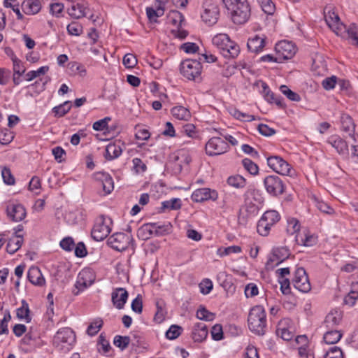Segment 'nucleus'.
Returning a JSON list of instances; mask_svg holds the SVG:
<instances>
[{"instance_id":"32","label":"nucleus","mask_w":358,"mask_h":358,"mask_svg":"<svg viewBox=\"0 0 358 358\" xmlns=\"http://www.w3.org/2000/svg\"><path fill=\"white\" fill-rule=\"evenodd\" d=\"M85 6L79 3L73 2L69 8L67 9L68 14L75 18L79 19L85 15Z\"/></svg>"},{"instance_id":"43","label":"nucleus","mask_w":358,"mask_h":358,"mask_svg":"<svg viewBox=\"0 0 358 358\" xmlns=\"http://www.w3.org/2000/svg\"><path fill=\"white\" fill-rule=\"evenodd\" d=\"M181 207V200L178 198H173L170 200L163 201L162 203V209L165 210H178Z\"/></svg>"},{"instance_id":"61","label":"nucleus","mask_w":358,"mask_h":358,"mask_svg":"<svg viewBox=\"0 0 358 358\" xmlns=\"http://www.w3.org/2000/svg\"><path fill=\"white\" fill-rule=\"evenodd\" d=\"M315 206L320 211L327 214L330 215L334 212V209L331 206L322 201L316 200Z\"/></svg>"},{"instance_id":"4","label":"nucleus","mask_w":358,"mask_h":358,"mask_svg":"<svg viewBox=\"0 0 358 358\" xmlns=\"http://www.w3.org/2000/svg\"><path fill=\"white\" fill-rule=\"evenodd\" d=\"M113 222L109 217L101 215L96 221L92 230V237L96 241H103L111 231Z\"/></svg>"},{"instance_id":"19","label":"nucleus","mask_w":358,"mask_h":358,"mask_svg":"<svg viewBox=\"0 0 358 358\" xmlns=\"http://www.w3.org/2000/svg\"><path fill=\"white\" fill-rule=\"evenodd\" d=\"M129 294L124 288H116L111 293V300L113 306L119 310L124 308L128 299Z\"/></svg>"},{"instance_id":"58","label":"nucleus","mask_w":358,"mask_h":358,"mask_svg":"<svg viewBox=\"0 0 358 358\" xmlns=\"http://www.w3.org/2000/svg\"><path fill=\"white\" fill-rule=\"evenodd\" d=\"M324 358H343V352L340 348L334 346L327 352Z\"/></svg>"},{"instance_id":"54","label":"nucleus","mask_w":358,"mask_h":358,"mask_svg":"<svg viewBox=\"0 0 358 358\" xmlns=\"http://www.w3.org/2000/svg\"><path fill=\"white\" fill-rule=\"evenodd\" d=\"M1 176L3 180V182L9 185H14L15 178L11 173L10 170L7 167H3L1 170Z\"/></svg>"},{"instance_id":"30","label":"nucleus","mask_w":358,"mask_h":358,"mask_svg":"<svg viewBox=\"0 0 358 358\" xmlns=\"http://www.w3.org/2000/svg\"><path fill=\"white\" fill-rule=\"evenodd\" d=\"M177 170L180 171L184 165H187L191 162V158L187 152L184 150L178 151L172 157Z\"/></svg>"},{"instance_id":"1","label":"nucleus","mask_w":358,"mask_h":358,"mask_svg":"<svg viewBox=\"0 0 358 358\" xmlns=\"http://www.w3.org/2000/svg\"><path fill=\"white\" fill-rule=\"evenodd\" d=\"M325 21L328 26L334 30L337 35H342L346 33L349 38H352L358 45V27L355 24H351L347 27L340 22L338 14L334 11L329 10L324 15Z\"/></svg>"},{"instance_id":"49","label":"nucleus","mask_w":358,"mask_h":358,"mask_svg":"<svg viewBox=\"0 0 358 358\" xmlns=\"http://www.w3.org/2000/svg\"><path fill=\"white\" fill-rule=\"evenodd\" d=\"M280 92L285 95L289 100L294 101H300V96L296 92L292 91L287 86L281 85L280 87Z\"/></svg>"},{"instance_id":"15","label":"nucleus","mask_w":358,"mask_h":358,"mask_svg":"<svg viewBox=\"0 0 358 358\" xmlns=\"http://www.w3.org/2000/svg\"><path fill=\"white\" fill-rule=\"evenodd\" d=\"M6 214L10 220L13 222H20L26 217L24 207L17 202H10L6 206Z\"/></svg>"},{"instance_id":"13","label":"nucleus","mask_w":358,"mask_h":358,"mask_svg":"<svg viewBox=\"0 0 358 358\" xmlns=\"http://www.w3.org/2000/svg\"><path fill=\"white\" fill-rule=\"evenodd\" d=\"M293 285L296 289L301 292L307 293L310 290V283L303 268L300 267L295 271Z\"/></svg>"},{"instance_id":"22","label":"nucleus","mask_w":358,"mask_h":358,"mask_svg":"<svg viewBox=\"0 0 358 358\" xmlns=\"http://www.w3.org/2000/svg\"><path fill=\"white\" fill-rule=\"evenodd\" d=\"M266 37L264 35H255L248 41L247 46L252 52L258 53L262 51L265 46Z\"/></svg>"},{"instance_id":"42","label":"nucleus","mask_w":358,"mask_h":358,"mask_svg":"<svg viewBox=\"0 0 358 358\" xmlns=\"http://www.w3.org/2000/svg\"><path fill=\"white\" fill-rule=\"evenodd\" d=\"M264 98L268 102L275 103L276 105L280 107L283 106L282 99L280 97L276 96L268 87H264Z\"/></svg>"},{"instance_id":"46","label":"nucleus","mask_w":358,"mask_h":358,"mask_svg":"<svg viewBox=\"0 0 358 358\" xmlns=\"http://www.w3.org/2000/svg\"><path fill=\"white\" fill-rule=\"evenodd\" d=\"M103 320L101 318L95 319L87 327V333L90 336H94L103 326Z\"/></svg>"},{"instance_id":"18","label":"nucleus","mask_w":358,"mask_h":358,"mask_svg":"<svg viewBox=\"0 0 358 358\" xmlns=\"http://www.w3.org/2000/svg\"><path fill=\"white\" fill-rule=\"evenodd\" d=\"M218 197L216 191L211 190L209 188H200L197 189L192 194V199L195 202H203L205 201L211 199L215 201Z\"/></svg>"},{"instance_id":"26","label":"nucleus","mask_w":358,"mask_h":358,"mask_svg":"<svg viewBox=\"0 0 358 358\" xmlns=\"http://www.w3.org/2000/svg\"><path fill=\"white\" fill-rule=\"evenodd\" d=\"M341 129L345 132H348L349 136L356 142L355 136V124L352 117L347 115L343 114L341 117Z\"/></svg>"},{"instance_id":"25","label":"nucleus","mask_w":358,"mask_h":358,"mask_svg":"<svg viewBox=\"0 0 358 358\" xmlns=\"http://www.w3.org/2000/svg\"><path fill=\"white\" fill-rule=\"evenodd\" d=\"M21 6L22 11L26 15H36L40 12L42 8L39 0H24Z\"/></svg>"},{"instance_id":"11","label":"nucleus","mask_w":358,"mask_h":358,"mask_svg":"<svg viewBox=\"0 0 358 358\" xmlns=\"http://www.w3.org/2000/svg\"><path fill=\"white\" fill-rule=\"evenodd\" d=\"M229 148L227 142L220 137H213L206 144V154L210 156L224 154Z\"/></svg>"},{"instance_id":"48","label":"nucleus","mask_w":358,"mask_h":358,"mask_svg":"<svg viewBox=\"0 0 358 358\" xmlns=\"http://www.w3.org/2000/svg\"><path fill=\"white\" fill-rule=\"evenodd\" d=\"M241 252V248L238 245H232L227 248H220L217 250V254L220 257L228 255L231 253H239Z\"/></svg>"},{"instance_id":"64","label":"nucleus","mask_w":358,"mask_h":358,"mask_svg":"<svg viewBox=\"0 0 358 358\" xmlns=\"http://www.w3.org/2000/svg\"><path fill=\"white\" fill-rule=\"evenodd\" d=\"M13 134L11 131L6 129L0 132V143L6 145L10 143L13 139Z\"/></svg>"},{"instance_id":"62","label":"nucleus","mask_w":358,"mask_h":358,"mask_svg":"<svg viewBox=\"0 0 358 358\" xmlns=\"http://www.w3.org/2000/svg\"><path fill=\"white\" fill-rule=\"evenodd\" d=\"M258 293V287L255 283H249L245 287V295L247 298L255 296Z\"/></svg>"},{"instance_id":"60","label":"nucleus","mask_w":358,"mask_h":358,"mask_svg":"<svg viewBox=\"0 0 358 358\" xmlns=\"http://www.w3.org/2000/svg\"><path fill=\"white\" fill-rule=\"evenodd\" d=\"M131 309L134 312L140 314L143 310V301L140 294H138L131 302Z\"/></svg>"},{"instance_id":"57","label":"nucleus","mask_w":358,"mask_h":358,"mask_svg":"<svg viewBox=\"0 0 358 358\" xmlns=\"http://www.w3.org/2000/svg\"><path fill=\"white\" fill-rule=\"evenodd\" d=\"M273 251L275 252V256L277 257L276 258L281 261V262L289 256V251L287 248L282 247L275 248Z\"/></svg>"},{"instance_id":"6","label":"nucleus","mask_w":358,"mask_h":358,"mask_svg":"<svg viewBox=\"0 0 358 358\" xmlns=\"http://www.w3.org/2000/svg\"><path fill=\"white\" fill-rule=\"evenodd\" d=\"M76 341L74 332L70 328H63L57 331L53 338L54 345L60 350H69Z\"/></svg>"},{"instance_id":"33","label":"nucleus","mask_w":358,"mask_h":358,"mask_svg":"<svg viewBox=\"0 0 358 358\" xmlns=\"http://www.w3.org/2000/svg\"><path fill=\"white\" fill-rule=\"evenodd\" d=\"M22 241L23 238L21 235H14L12 236L6 245L7 252L10 254H14L20 248Z\"/></svg>"},{"instance_id":"7","label":"nucleus","mask_w":358,"mask_h":358,"mask_svg":"<svg viewBox=\"0 0 358 358\" xmlns=\"http://www.w3.org/2000/svg\"><path fill=\"white\" fill-rule=\"evenodd\" d=\"M201 62L196 59H186L181 62L180 73L189 80H194L201 73Z\"/></svg>"},{"instance_id":"44","label":"nucleus","mask_w":358,"mask_h":358,"mask_svg":"<svg viewBox=\"0 0 358 358\" xmlns=\"http://www.w3.org/2000/svg\"><path fill=\"white\" fill-rule=\"evenodd\" d=\"M196 316L199 320L205 321H213L215 319V314L208 311L203 306H200L197 310Z\"/></svg>"},{"instance_id":"8","label":"nucleus","mask_w":358,"mask_h":358,"mask_svg":"<svg viewBox=\"0 0 358 358\" xmlns=\"http://www.w3.org/2000/svg\"><path fill=\"white\" fill-rule=\"evenodd\" d=\"M232 21L237 24L245 23L250 17V8L247 1L227 10Z\"/></svg>"},{"instance_id":"41","label":"nucleus","mask_w":358,"mask_h":358,"mask_svg":"<svg viewBox=\"0 0 358 358\" xmlns=\"http://www.w3.org/2000/svg\"><path fill=\"white\" fill-rule=\"evenodd\" d=\"M71 108V101H66L63 103L52 108V112L56 117H62L65 115Z\"/></svg>"},{"instance_id":"9","label":"nucleus","mask_w":358,"mask_h":358,"mask_svg":"<svg viewBox=\"0 0 358 358\" xmlns=\"http://www.w3.org/2000/svg\"><path fill=\"white\" fill-rule=\"evenodd\" d=\"M133 239L130 234L117 232L113 234L107 240V243L117 251L125 250L131 244Z\"/></svg>"},{"instance_id":"51","label":"nucleus","mask_w":358,"mask_h":358,"mask_svg":"<svg viewBox=\"0 0 358 358\" xmlns=\"http://www.w3.org/2000/svg\"><path fill=\"white\" fill-rule=\"evenodd\" d=\"M182 328L178 325H171L166 332V337L169 340L177 338L181 334Z\"/></svg>"},{"instance_id":"28","label":"nucleus","mask_w":358,"mask_h":358,"mask_svg":"<svg viewBox=\"0 0 358 358\" xmlns=\"http://www.w3.org/2000/svg\"><path fill=\"white\" fill-rule=\"evenodd\" d=\"M208 336L207 327L203 323H197L194 325L192 337L194 342L201 343Z\"/></svg>"},{"instance_id":"45","label":"nucleus","mask_w":358,"mask_h":358,"mask_svg":"<svg viewBox=\"0 0 358 358\" xmlns=\"http://www.w3.org/2000/svg\"><path fill=\"white\" fill-rule=\"evenodd\" d=\"M242 164L245 169L251 175H257L259 172L258 166L251 159L245 158L242 160Z\"/></svg>"},{"instance_id":"21","label":"nucleus","mask_w":358,"mask_h":358,"mask_svg":"<svg viewBox=\"0 0 358 358\" xmlns=\"http://www.w3.org/2000/svg\"><path fill=\"white\" fill-rule=\"evenodd\" d=\"M333 148L336 149L337 152L343 156L348 155V145L345 140L338 136H331L327 141Z\"/></svg>"},{"instance_id":"20","label":"nucleus","mask_w":358,"mask_h":358,"mask_svg":"<svg viewBox=\"0 0 358 358\" xmlns=\"http://www.w3.org/2000/svg\"><path fill=\"white\" fill-rule=\"evenodd\" d=\"M291 321L289 319L281 320L277 326V334L284 341H291L294 337L292 328L289 327Z\"/></svg>"},{"instance_id":"63","label":"nucleus","mask_w":358,"mask_h":358,"mask_svg":"<svg viewBox=\"0 0 358 358\" xmlns=\"http://www.w3.org/2000/svg\"><path fill=\"white\" fill-rule=\"evenodd\" d=\"M123 64L127 68H132L137 64V59L133 54H126L123 57Z\"/></svg>"},{"instance_id":"39","label":"nucleus","mask_w":358,"mask_h":358,"mask_svg":"<svg viewBox=\"0 0 358 358\" xmlns=\"http://www.w3.org/2000/svg\"><path fill=\"white\" fill-rule=\"evenodd\" d=\"M342 334L339 331L331 330L327 331L324 335V341L327 344H334L340 341Z\"/></svg>"},{"instance_id":"50","label":"nucleus","mask_w":358,"mask_h":358,"mask_svg":"<svg viewBox=\"0 0 358 358\" xmlns=\"http://www.w3.org/2000/svg\"><path fill=\"white\" fill-rule=\"evenodd\" d=\"M257 1L265 13L271 15L274 13L275 5L271 0H257Z\"/></svg>"},{"instance_id":"14","label":"nucleus","mask_w":358,"mask_h":358,"mask_svg":"<svg viewBox=\"0 0 358 358\" xmlns=\"http://www.w3.org/2000/svg\"><path fill=\"white\" fill-rule=\"evenodd\" d=\"M94 281V275L90 269H83L78 275L75 287L78 289L74 292V294L77 295L80 292L90 287Z\"/></svg>"},{"instance_id":"3","label":"nucleus","mask_w":358,"mask_h":358,"mask_svg":"<svg viewBox=\"0 0 358 358\" xmlns=\"http://www.w3.org/2000/svg\"><path fill=\"white\" fill-rule=\"evenodd\" d=\"M220 16V9L217 3L213 0H204L202 4L201 17L208 26L217 23Z\"/></svg>"},{"instance_id":"23","label":"nucleus","mask_w":358,"mask_h":358,"mask_svg":"<svg viewBox=\"0 0 358 358\" xmlns=\"http://www.w3.org/2000/svg\"><path fill=\"white\" fill-rule=\"evenodd\" d=\"M29 282L36 286L42 287L45 284V280L37 266H31L27 273Z\"/></svg>"},{"instance_id":"53","label":"nucleus","mask_w":358,"mask_h":358,"mask_svg":"<svg viewBox=\"0 0 358 358\" xmlns=\"http://www.w3.org/2000/svg\"><path fill=\"white\" fill-rule=\"evenodd\" d=\"M133 169L136 173H142L147 169V166L145 163L140 158H134L132 160Z\"/></svg>"},{"instance_id":"2","label":"nucleus","mask_w":358,"mask_h":358,"mask_svg":"<svg viewBox=\"0 0 358 358\" xmlns=\"http://www.w3.org/2000/svg\"><path fill=\"white\" fill-rule=\"evenodd\" d=\"M248 323L249 329L256 335L263 336L267 328L266 315L262 306H255L250 310Z\"/></svg>"},{"instance_id":"5","label":"nucleus","mask_w":358,"mask_h":358,"mask_svg":"<svg viewBox=\"0 0 358 358\" xmlns=\"http://www.w3.org/2000/svg\"><path fill=\"white\" fill-rule=\"evenodd\" d=\"M279 220L280 215L276 210L266 211L257 223V232L261 236H267L269 233L271 227Z\"/></svg>"},{"instance_id":"12","label":"nucleus","mask_w":358,"mask_h":358,"mask_svg":"<svg viewBox=\"0 0 358 358\" xmlns=\"http://www.w3.org/2000/svg\"><path fill=\"white\" fill-rule=\"evenodd\" d=\"M268 166L275 172L283 176H292V167L279 156H271L267 158Z\"/></svg>"},{"instance_id":"16","label":"nucleus","mask_w":358,"mask_h":358,"mask_svg":"<svg viewBox=\"0 0 358 358\" xmlns=\"http://www.w3.org/2000/svg\"><path fill=\"white\" fill-rule=\"evenodd\" d=\"M275 50L280 60L289 59L296 53L294 44L287 41H282L276 43Z\"/></svg>"},{"instance_id":"40","label":"nucleus","mask_w":358,"mask_h":358,"mask_svg":"<svg viewBox=\"0 0 358 358\" xmlns=\"http://www.w3.org/2000/svg\"><path fill=\"white\" fill-rule=\"evenodd\" d=\"M296 241L298 243V244L306 247H310L316 244L317 238L313 235H308L306 234L304 235V237L296 235Z\"/></svg>"},{"instance_id":"55","label":"nucleus","mask_w":358,"mask_h":358,"mask_svg":"<svg viewBox=\"0 0 358 358\" xmlns=\"http://www.w3.org/2000/svg\"><path fill=\"white\" fill-rule=\"evenodd\" d=\"M12 61L13 64V73L22 76L25 72V68L21 61L15 57L12 58Z\"/></svg>"},{"instance_id":"31","label":"nucleus","mask_w":358,"mask_h":358,"mask_svg":"<svg viewBox=\"0 0 358 358\" xmlns=\"http://www.w3.org/2000/svg\"><path fill=\"white\" fill-rule=\"evenodd\" d=\"M122 152L119 143H109L105 150L104 157L108 160L117 158Z\"/></svg>"},{"instance_id":"56","label":"nucleus","mask_w":358,"mask_h":358,"mask_svg":"<svg viewBox=\"0 0 358 358\" xmlns=\"http://www.w3.org/2000/svg\"><path fill=\"white\" fill-rule=\"evenodd\" d=\"M200 292L203 294H208L213 289V282L209 279L203 280L199 285Z\"/></svg>"},{"instance_id":"17","label":"nucleus","mask_w":358,"mask_h":358,"mask_svg":"<svg viewBox=\"0 0 358 358\" xmlns=\"http://www.w3.org/2000/svg\"><path fill=\"white\" fill-rule=\"evenodd\" d=\"M171 226L170 224H159L158 223H148L141 227V231L145 232L146 236L145 238H148L150 236H163L168 234L171 230Z\"/></svg>"},{"instance_id":"38","label":"nucleus","mask_w":358,"mask_h":358,"mask_svg":"<svg viewBox=\"0 0 358 358\" xmlns=\"http://www.w3.org/2000/svg\"><path fill=\"white\" fill-rule=\"evenodd\" d=\"M227 183L235 188H243L246 185V180L241 175H234L228 178Z\"/></svg>"},{"instance_id":"10","label":"nucleus","mask_w":358,"mask_h":358,"mask_svg":"<svg viewBox=\"0 0 358 358\" xmlns=\"http://www.w3.org/2000/svg\"><path fill=\"white\" fill-rule=\"evenodd\" d=\"M264 185L266 192L273 196H278L285 192V184L277 176H266L264 179Z\"/></svg>"},{"instance_id":"35","label":"nucleus","mask_w":358,"mask_h":358,"mask_svg":"<svg viewBox=\"0 0 358 358\" xmlns=\"http://www.w3.org/2000/svg\"><path fill=\"white\" fill-rule=\"evenodd\" d=\"M171 113L173 117L181 120H188L191 117L189 110L181 106L173 107Z\"/></svg>"},{"instance_id":"27","label":"nucleus","mask_w":358,"mask_h":358,"mask_svg":"<svg viewBox=\"0 0 358 358\" xmlns=\"http://www.w3.org/2000/svg\"><path fill=\"white\" fill-rule=\"evenodd\" d=\"M342 317V311L338 309H334L326 316L324 324L327 328H334L340 324Z\"/></svg>"},{"instance_id":"52","label":"nucleus","mask_w":358,"mask_h":358,"mask_svg":"<svg viewBox=\"0 0 358 358\" xmlns=\"http://www.w3.org/2000/svg\"><path fill=\"white\" fill-rule=\"evenodd\" d=\"M299 222L295 218H289L287 220V231L290 234H294L299 231Z\"/></svg>"},{"instance_id":"34","label":"nucleus","mask_w":358,"mask_h":358,"mask_svg":"<svg viewBox=\"0 0 358 358\" xmlns=\"http://www.w3.org/2000/svg\"><path fill=\"white\" fill-rule=\"evenodd\" d=\"M22 306L16 310L17 317L19 320H24L27 323H29L31 320V317L29 315L30 310L27 302L22 299L21 301Z\"/></svg>"},{"instance_id":"29","label":"nucleus","mask_w":358,"mask_h":358,"mask_svg":"<svg viewBox=\"0 0 358 358\" xmlns=\"http://www.w3.org/2000/svg\"><path fill=\"white\" fill-rule=\"evenodd\" d=\"M240 53V48L236 43L231 39L225 45V47L222 48V51L221 54L225 58L228 59H234Z\"/></svg>"},{"instance_id":"36","label":"nucleus","mask_w":358,"mask_h":358,"mask_svg":"<svg viewBox=\"0 0 358 358\" xmlns=\"http://www.w3.org/2000/svg\"><path fill=\"white\" fill-rule=\"evenodd\" d=\"M229 40L230 38L227 34H217L213 38L212 43L215 47H217L221 53L222 51V48L225 47L226 44L229 43Z\"/></svg>"},{"instance_id":"47","label":"nucleus","mask_w":358,"mask_h":358,"mask_svg":"<svg viewBox=\"0 0 358 358\" xmlns=\"http://www.w3.org/2000/svg\"><path fill=\"white\" fill-rule=\"evenodd\" d=\"M130 343V338L129 336H122L117 335L114 338L113 343L115 346L120 348L122 350L126 349Z\"/></svg>"},{"instance_id":"37","label":"nucleus","mask_w":358,"mask_h":358,"mask_svg":"<svg viewBox=\"0 0 358 358\" xmlns=\"http://www.w3.org/2000/svg\"><path fill=\"white\" fill-rule=\"evenodd\" d=\"M164 13V9L162 6H158L156 8L148 7L146 8V14L148 19L152 22H157V19Z\"/></svg>"},{"instance_id":"59","label":"nucleus","mask_w":358,"mask_h":358,"mask_svg":"<svg viewBox=\"0 0 358 358\" xmlns=\"http://www.w3.org/2000/svg\"><path fill=\"white\" fill-rule=\"evenodd\" d=\"M232 115L237 120H242V121L251 122L252 120H256V117L254 115L242 113L236 109H235L234 110V113H232Z\"/></svg>"},{"instance_id":"24","label":"nucleus","mask_w":358,"mask_h":358,"mask_svg":"<svg viewBox=\"0 0 358 358\" xmlns=\"http://www.w3.org/2000/svg\"><path fill=\"white\" fill-rule=\"evenodd\" d=\"M96 179L101 182L103 190L106 194H110L113 190V180L108 173L105 172L97 173Z\"/></svg>"}]
</instances>
